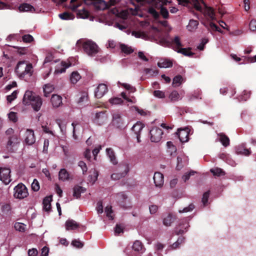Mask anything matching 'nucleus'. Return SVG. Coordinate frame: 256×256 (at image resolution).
<instances>
[{
	"label": "nucleus",
	"mask_w": 256,
	"mask_h": 256,
	"mask_svg": "<svg viewBox=\"0 0 256 256\" xmlns=\"http://www.w3.org/2000/svg\"><path fill=\"white\" fill-rule=\"evenodd\" d=\"M179 4L184 6H188L190 4L194 6L198 11L202 12L204 16L210 20H216V12L210 6H208L202 0H176Z\"/></svg>",
	"instance_id": "1"
},
{
	"label": "nucleus",
	"mask_w": 256,
	"mask_h": 256,
	"mask_svg": "<svg viewBox=\"0 0 256 256\" xmlns=\"http://www.w3.org/2000/svg\"><path fill=\"white\" fill-rule=\"evenodd\" d=\"M22 102L24 105L30 104L34 110L38 112L42 105L40 97L35 95L32 91L26 90Z\"/></svg>",
	"instance_id": "2"
},
{
	"label": "nucleus",
	"mask_w": 256,
	"mask_h": 256,
	"mask_svg": "<svg viewBox=\"0 0 256 256\" xmlns=\"http://www.w3.org/2000/svg\"><path fill=\"white\" fill-rule=\"evenodd\" d=\"M82 47L84 52L90 56H94L98 52L97 44L92 40H87L84 42Z\"/></svg>",
	"instance_id": "3"
},
{
	"label": "nucleus",
	"mask_w": 256,
	"mask_h": 256,
	"mask_svg": "<svg viewBox=\"0 0 256 256\" xmlns=\"http://www.w3.org/2000/svg\"><path fill=\"white\" fill-rule=\"evenodd\" d=\"M25 64L24 61H20L19 62L16 68L15 71L16 73L20 74V76L21 77H24L26 75H28V76H30L32 74V66L31 64H26L25 67L24 68V71H21L20 70V68L22 66H24Z\"/></svg>",
	"instance_id": "4"
},
{
	"label": "nucleus",
	"mask_w": 256,
	"mask_h": 256,
	"mask_svg": "<svg viewBox=\"0 0 256 256\" xmlns=\"http://www.w3.org/2000/svg\"><path fill=\"white\" fill-rule=\"evenodd\" d=\"M116 171V172L114 173L111 175V178L114 180H118L122 178H124L129 172L128 165L127 164H120Z\"/></svg>",
	"instance_id": "5"
},
{
	"label": "nucleus",
	"mask_w": 256,
	"mask_h": 256,
	"mask_svg": "<svg viewBox=\"0 0 256 256\" xmlns=\"http://www.w3.org/2000/svg\"><path fill=\"white\" fill-rule=\"evenodd\" d=\"M28 194V189L25 185L22 184H18L14 188V198L18 199H23Z\"/></svg>",
	"instance_id": "6"
},
{
	"label": "nucleus",
	"mask_w": 256,
	"mask_h": 256,
	"mask_svg": "<svg viewBox=\"0 0 256 256\" xmlns=\"http://www.w3.org/2000/svg\"><path fill=\"white\" fill-rule=\"evenodd\" d=\"M106 112V110L96 112L92 118L94 122L99 126L104 124L108 119V114Z\"/></svg>",
	"instance_id": "7"
},
{
	"label": "nucleus",
	"mask_w": 256,
	"mask_h": 256,
	"mask_svg": "<svg viewBox=\"0 0 256 256\" xmlns=\"http://www.w3.org/2000/svg\"><path fill=\"white\" fill-rule=\"evenodd\" d=\"M150 134L151 141L154 142H160L162 138L163 131L159 128L154 127L150 130Z\"/></svg>",
	"instance_id": "8"
},
{
	"label": "nucleus",
	"mask_w": 256,
	"mask_h": 256,
	"mask_svg": "<svg viewBox=\"0 0 256 256\" xmlns=\"http://www.w3.org/2000/svg\"><path fill=\"white\" fill-rule=\"evenodd\" d=\"M116 200L119 205L122 208L126 209L130 207L128 200V196L124 192H120L116 194Z\"/></svg>",
	"instance_id": "9"
},
{
	"label": "nucleus",
	"mask_w": 256,
	"mask_h": 256,
	"mask_svg": "<svg viewBox=\"0 0 256 256\" xmlns=\"http://www.w3.org/2000/svg\"><path fill=\"white\" fill-rule=\"evenodd\" d=\"M10 170L8 168H0V180L5 184H8L11 181Z\"/></svg>",
	"instance_id": "10"
},
{
	"label": "nucleus",
	"mask_w": 256,
	"mask_h": 256,
	"mask_svg": "<svg viewBox=\"0 0 256 256\" xmlns=\"http://www.w3.org/2000/svg\"><path fill=\"white\" fill-rule=\"evenodd\" d=\"M190 227L189 222L187 218L182 220L178 227L176 228L174 230L176 235L182 234L186 232Z\"/></svg>",
	"instance_id": "11"
},
{
	"label": "nucleus",
	"mask_w": 256,
	"mask_h": 256,
	"mask_svg": "<svg viewBox=\"0 0 256 256\" xmlns=\"http://www.w3.org/2000/svg\"><path fill=\"white\" fill-rule=\"evenodd\" d=\"M36 138L34 132L30 129H27L24 134V142L28 145H32L34 143Z\"/></svg>",
	"instance_id": "12"
},
{
	"label": "nucleus",
	"mask_w": 256,
	"mask_h": 256,
	"mask_svg": "<svg viewBox=\"0 0 256 256\" xmlns=\"http://www.w3.org/2000/svg\"><path fill=\"white\" fill-rule=\"evenodd\" d=\"M107 92V86L104 84H100L97 86L94 91L95 97L97 98H100Z\"/></svg>",
	"instance_id": "13"
},
{
	"label": "nucleus",
	"mask_w": 256,
	"mask_h": 256,
	"mask_svg": "<svg viewBox=\"0 0 256 256\" xmlns=\"http://www.w3.org/2000/svg\"><path fill=\"white\" fill-rule=\"evenodd\" d=\"M132 250L134 252L128 256H140V252L142 250L143 245L141 242L140 240H136L132 246Z\"/></svg>",
	"instance_id": "14"
},
{
	"label": "nucleus",
	"mask_w": 256,
	"mask_h": 256,
	"mask_svg": "<svg viewBox=\"0 0 256 256\" xmlns=\"http://www.w3.org/2000/svg\"><path fill=\"white\" fill-rule=\"evenodd\" d=\"M112 124L117 128H121L124 126L123 120L119 114L116 113L112 116Z\"/></svg>",
	"instance_id": "15"
},
{
	"label": "nucleus",
	"mask_w": 256,
	"mask_h": 256,
	"mask_svg": "<svg viewBox=\"0 0 256 256\" xmlns=\"http://www.w3.org/2000/svg\"><path fill=\"white\" fill-rule=\"evenodd\" d=\"M161 42H164V46H169L171 44H175L178 50L180 48V47L182 46L180 40V38L178 36H176L172 40L171 42H170L165 38H162L161 40Z\"/></svg>",
	"instance_id": "16"
},
{
	"label": "nucleus",
	"mask_w": 256,
	"mask_h": 256,
	"mask_svg": "<svg viewBox=\"0 0 256 256\" xmlns=\"http://www.w3.org/2000/svg\"><path fill=\"white\" fill-rule=\"evenodd\" d=\"M18 139L15 136H12L8 138V140L7 143L6 148L10 152H14V148L16 146L18 143Z\"/></svg>",
	"instance_id": "17"
},
{
	"label": "nucleus",
	"mask_w": 256,
	"mask_h": 256,
	"mask_svg": "<svg viewBox=\"0 0 256 256\" xmlns=\"http://www.w3.org/2000/svg\"><path fill=\"white\" fill-rule=\"evenodd\" d=\"M155 186L157 187H161L164 184V176L163 174L159 172H156L154 173L153 178Z\"/></svg>",
	"instance_id": "18"
},
{
	"label": "nucleus",
	"mask_w": 256,
	"mask_h": 256,
	"mask_svg": "<svg viewBox=\"0 0 256 256\" xmlns=\"http://www.w3.org/2000/svg\"><path fill=\"white\" fill-rule=\"evenodd\" d=\"M65 225L67 230H76L80 226V224L73 220H66Z\"/></svg>",
	"instance_id": "19"
},
{
	"label": "nucleus",
	"mask_w": 256,
	"mask_h": 256,
	"mask_svg": "<svg viewBox=\"0 0 256 256\" xmlns=\"http://www.w3.org/2000/svg\"><path fill=\"white\" fill-rule=\"evenodd\" d=\"M236 152L237 154L248 156L250 154L251 151L250 149L246 148L244 145L242 144L236 148Z\"/></svg>",
	"instance_id": "20"
},
{
	"label": "nucleus",
	"mask_w": 256,
	"mask_h": 256,
	"mask_svg": "<svg viewBox=\"0 0 256 256\" xmlns=\"http://www.w3.org/2000/svg\"><path fill=\"white\" fill-rule=\"evenodd\" d=\"M50 100L53 106L55 108L58 107L62 104V97L57 94H53Z\"/></svg>",
	"instance_id": "21"
},
{
	"label": "nucleus",
	"mask_w": 256,
	"mask_h": 256,
	"mask_svg": "<svg viewBox=\"0 0 256 256\" xmlns=\"http://www.w3.org/2000/svg\"><path fill=\"white\" fill-rule=\"evenodd\" d=\"M52 200V196H46L43 200V208L44 210L49 212L51 210V204L50 202Z\"/></svg>",
	"instance_id": "22"
},
{
	"label": "nucleus",
	"mask_w": 256,
	"mask_h": 256,
	"mask_svg": "<svg viewBox=\"0 0 256 256\" xmlns=\"http://www.w3.org/2000/svg\"><path fill=\"white\" fill-rule=\"evenodd\" d=\"M73 190V196L76 198H78L80 197L81 194L86 191V189L81 186L76 185L74 188Z\"/></svg>",
	"instance_id": "23"
},
{
	"label": "nucleus",
	"mask_w": 256,
	"mask_h": 256,
	"mask_svg": "<svg viewBox=\"0 0 256 256\" xmlns=\"http://www.w3.org/2000/svg\"><path fill=\"white\" fill-rule=\"evenodd\" d=\"M96 7L98 10H105L110 8V5L103 0H96Z\"/></svg>",
	"instance_id": "24"
},
{
	"label": "nucleus",
	"mask_w": 256,
	"mask_h": 256,
	"mask_svg": "<svg viewBox=\"0 0 256 256\" xmlns=\"http://www.w3.org/2000/svg\"><path fill=\"white\" fill-rule=\"evenodd\" d=\"M107 156H108L110 162L114 164H116L118 163L115 154L113 150L111 148L106 149Z\"/></svg>",
	"instance_id": "25"
},
{
	"label": "nucleus",
	"mask_w": 256,
	"mask_h": 256,
	"mask_svg": "<svg viewBox=\"0 0 256 256\" xmlns=\"http://www.w3.org/2000/svg\"><path fill=\"white\" fill-rule=\"evenodd\" d=\"M220 138V141L224 147H227L230 145V139L224 133H220L218 134Z\"/></svg>",
	"instance_id": "26"
},
{
	"label": "nucleus",
	"mask_w": 256,
	"mask_h": 256,
	"mask_svg": "<svg viewBox=\"0 0 256 256\" xmlns=\"http://www.w3.org/2000/svg\"><path fill=\"white\" fill-rule=\"evenodd\" d=\"M19 10L20 12H34L35 11V8L32 5L27 3H24L20 5Z\"/></svg>",
	"instance_id": "27"
},
{
	"label": "nucleus",
	"mask_w": 256,
	"mask_h": 256,
	"mask_svg": "<svg viewBox=\"0 0 256 256\" xmlns=\"http://www.w3.org/2000/svg\"><path fill=\"white\" fill-rule=\"evenodd\" d=\"M178 136L180 140L182 143L188 142L189 138L188 132L184 130H180L179 131Z\"/></svg>",
	"instance_id": "28"
},
{
	"label": "nucleus",
	"mask_w": 256,
	"mask_h": 256,
	"mask_svg": "<svg viewBox=\"0 0 256 256\" xmlns=\"http://www.w3.org/2000/svg\"><path fill=\"white\" fill-rule=\"evenodd\" d=\"M207 28L208 30L212 32H218L220 33L222 32V30L214 23L212 22H209L207 25H205Z\"/></svg>",
	"instance_id": "29"
},
{
	"label": "nucleus",
	"mask_w": 256,
	"mask_h": 256,
	"mask_svg": "<svg viewBox=\"0 0 256 256\" xmlns=\"http://www.w3.org/2000/svg\"><path fill=\"white\" fill-rule=\"evenodd\" d=\"M144 124L140 122H137L132 127V130L134 132L135 134H140V132L144 128Z\"/></svg>",
	"instance_id": "30"
},
{
	"label": "nucleus",
	"mask_w": 256,
	"mask_h": 256,
	"mask_svg": "<svg viewBox=\"0 0 256 256\" xmlns=\"http://www.w3.org/2000/svg\"><path fill=\"white\" fill-rule=\"evenodd\" d=\"M58 176L60 180L62 181L68 180L69 178V174L65 168L60 170Z\"/></svg>",
	"instance_id": "31"
},
{
	"label": "nucleus",
	"mask_w": 256,
	"mask_h": 256,
	"mask_svg": "<svg viewBox=\"0 0 256 256\" xmlns=\"http://www.w3.org/2000/svg\"><path fill=\"white\" fill-rule=\"evenodd\" d=\"M54 87L53 85L48 84H45L44 87V96L46 97H48L49 96V94L54 90Z\"/></svg>",
	"instance_id": "32"
},
{
	"label": "nucleus",
	"mask_w": 256,
	"mask_h": 256,
	"mask_svg": "<svg viewBox=\"0 0 256 256\" xmlns=\"http://www.w3.org/2000/svg\"><path fill=\"white\" fill-rule=\"evenodd\" d=\"M158 66L160 68H170L172 66V62L170 60H164L162 62H158Z\"/></svg>",
	"instance_id": "33"
},
{
	"label": "nucleus",
	"mask_w": 256,
	"mask_h": 256,
	"mask_svg": "<svg viewBox=\"0 0 256 256\" xmlns=\"http://www.w3.org/2000/svg\"><path fill=\"white\" fill-rule=\"evenodd\" d=\"M70 64H67L65 62H61L62 68L57 67L55 70L56 73H62L66 71V68H68Z\"/></svg>",
	"instance_id": "34"
},
{
	"label": "nucleus",
	"mask_w": 256,
	"mask_h": 256,
	"mask_svg": "<svg viewBox=\"0 0 256 256\" xmlns=\"http://www.w3.org/2000/svg\"><path fill=\"white\" fill-rule=\"evenodd\" d=\"M190 50L191 48H180L178 50L177 52L179 53H182L184 56H192L194 54V53L192 52Z\"/></svg>",
	"instance_id": "35"
},
{
	"label": "nucleus",
	"mask_w": 256,
	"mask_h": 256,
	"mask_svg": "<svg viewBox=\"0 0 256 256\" xmlns=\"http://www.w3.org/2000/svg\"><path fill=\"white\" fill-rule=\"evenodd\" d=\"M80 78L81 76L78 72H74L71 74L70 80L72 83L75 84L80 80Z\"/></svg>",
	"instance_id": "36"
},
{
	"label": "nucleus",
	"mask_w": 256,
	"mask_h": 256,
	"mask_svg": "<svg viewBox=\"0 0 256 256\" xmlns=\"http://www.w3.org/2000/svg\"><path fill=\"white\" fill-rule=\"evenodd\" d=\"M210 172L214 176H220L225 174L224 172L220 168H212L210 170Z\"/></svg>",
	"instance_id": "37"
},
{
	"label": "nucleus",
	"mask_w": 256,
	"mask_h": 256,
	"mask_svg": "<svg viewBox=\"0 0 256 256\" xmlns=\"http://www.w3.org/2000/svg\"><path fill=\"white\" fill-rule=\"evenodd\" d=\"M59 17L64 20H72L74 18V15L68 12H64L59 14Z\"/></svg>",
	"instance_id": "38"
},
{
	"label": "nucleus",
	"mask_w": 256,
	"mask_h": 256,
	"mask_svg": "<svg viewBox=\"0 0 256 256\" xmlns=\"http://www.w3.org/2000/svg\"><path fill=\"white\" fill-rule=\"evenodd\" d=\"M183 81V78L180 75H177L173 78L172 85L174 86H179Z\"/></svg>",
	"instance_id": "39"
},
{
	"label": "nucleus",
	"mask_w": 256,
	"mask_h": 256,
	"mask_svg": "<svg viewBox=\"0 0 256 256\" xmlns=\"http://www.w3.org/2000/svg\"><path fill=\"white\" fill-rule=\"evenodd\" d=\"M120 47L122 52L124 54H130L133 52V50L131 47L128 46L124 44H121Z\"/></svg>",
	"instance_id": "40"
},
{
	"label": "nucleus",
	"mask_w": 256,
	"mask_h": 256,
	"mask_svg": "<svg viewBox=\"0 0 256 256\" xmlns=\"http://www.w3.org/2000/svg\"><path fill=\"white\" fill-rule=\"evenodd\" d=\"M88 100V94L86 92H82L80 94V96L78 101V104L86 102Z\"/></svg>",
	"instance_id": "41"
},
{
	"label": "nucleus",
	"mask_w": 256,
	"mask_h": 256,
	"mask_svg": "<svg viewBox=\"0 0 256 256\" xmlns=\"http://www.w3.org/2000/svg\"><path fill=\"white\" fill-rule=\"evenodd\" d=\"M198 24V21L196 20H190L188 25V28L189 30H192V29L196 28Z\"/></svg>",
	"instance_id": "42"
},
{
	"label": "nucleus",
	"mask_w": 256,
	"mask_h": 256,
	"mask_svg": "<svg viewBox=\"0 0 256 256\" xmlns=\"http://www.w3.org/2000/svg\"><path fill=\"white\" fill-rule=\"evenodd\" d=\"M26 225L20 222H16L14 224V228L19 232H24L25 230Z\"/></svg>",
	"instance_id": "43"
},
{
	"label": "nucleus",
	"mask_w": 256,
	"mask_h": 256,
	"mask_svg": "<svg viewBox=\"0 0 256 256\" xmlns=\"http://www.w3.org/2000/svg\"><path fill=\"white\" fill-rule=\"evenodd\" d=\"M179 97V94L176 90L172 91L169 96V98L172 102L177 101L178 100Z\"/></svg>",
	"instance_id": "44"
},
{
	"label": "nucleus",
	"mask_w": 256,
	"mask_h": 256,
	"mask_svg": "<svg viewBox=\"0 0 256 256\" xmlns=\"http://www.w3.org/2000/svg\"><path fill=\"white\" fill-rule=\"evenodd\" d=\"M18 94V90H14L12 92L11 94L8 96L6 97V100L8 102L11 103L14 100H15L17 97Z\"/></svg>",
	"instance_id": "45"
},
{
	"label": "nucleus",
	"mask_w": 256,
	"mask_h": 256,
	"mask_svg": "<svg viewBox=\"0 0 256 256\" xmlns=\"http://www.w3.org/2000/svg\"><path fill=\"white\" fill-rule=\"evenodd\" d=\"M32 189L34 192H37L40 190V186L39 182L37 180L34 179L31 185Z\"/></svg>",
	"instance_id": "46"
},
{
	"label": "nucleus",
	"mask_w": 256,
	"mask_h": 256,
	"mask_svg": "<svg viewBox=\"0 0 256 256\" xmlns=\"http://www.w3.org/2000/svg\"><path fill=\"white\" fill-rule=\"evenodd\" d=\"M148 12L156 19H158L160 16L159 13L152 7L150 8Z\"/></svg>",
	"instance_id": "47"
},
{
	"label": "nucleus",
	"mask_w": 256,
	"mask_h": 256,
	"mask_svg": "<svg viewBox=\"0 0 256 256\" xmlns=\"http://www.w3.org/2000/svg\"><path fill=\"white\" fill-rule=\"evenodd\" d=\"M105 212L106 213V216L110 219L113 220L114 218L112 215V206H107L105 208Z\"/></svg>",
	"instance_id": "48"
},
{
	"label": "nucleus",
	"mask_w": 256,
	"mask_h": 256,
	"mask_svg": "<svg viewBox=\"0 0 256 256\" xmlns=\"http://www.w3.org/2000/svg\"><path fill=\"white\" fill-rule=\"evenodd\" d=\"M210 194V191L208 190L203 194L202 202L204 206H206Z\"/></svg>",
	"instance_id": "49"
},
{
	"label": "nucleus",
	"mask_w": 256,
	"mask_h": 256,
	"mask_svg": "<svg viewBox=\"0 0 256 256\" xmlns=\"http://www.w3.org/2000/svg\"><path fill=\"white\" fill-rule=\"evenodd\" d=\"M160 14L164 18H168L169 16L168 12V10L164 6H160Z\"/></svg>",
	"instance_id": "50"
},
{
	"label": "nucleus",
	"mask_w": 256,
	"mask_h": 256,
	"mask_svg": "<svg viewBox=\"0 0 256 256\" xmlns=\"http://www.w3.org/2000/svg\"><path fill=\"white\" fill-rule=\"evenodd\" d=\"M194 208V205L193 204H190L188 206L184 208L182 210H179V212L182 213L192 212Z\"/></svg>",
	"instance_id": "51"
},
{
	"label": "nucleus",
	"mask_w": 256,
	"mask_h": 256,
	"mask_svg": "<svg viewBox=\"0 0 256 256\" xmlns=\"http://www.w3.org/2000/svg\"><path fill=\"white\" fill-rule=\"evenodd\" d=\"M10 206L8 204H5L2 205L1 210L4 214H8L10 210Z\"/></svg>",
	"instance_id": "52"
},
{
	"label": "nucleus",
	"mask_w": 256,
	"mask_h": 256,
	"mask_svg": "<svg viewBox=\"0 0 256 256\" xmlns=\"http://www.w3.org/2000/svg\"><path fill=\"white\" fill-rule=\"evenodd\" d=\"M123 100L120 98H114L110 100V102L113 104H122Z\"/></svg>",
	"instance_id": "53"
},
{
	"label": "nucleus",
	"mask_w": 256,
	"mask_h": 256,
	"mask_svg": "<svg viewBox=\"0 0 256 256\" xmlns=\"http://www.w3.org/2000/svg\"><path fill=\"white\" fill-rule=\"evenodd\" d=\"M78 166L82 168L84 174H86L88 170V168L86 164L83 161H80Z\"/></svg>",
	"instance_id": "54"
},
{
	"label": "nucleus",
	"mask_w": 256,
	"mask_h": 256,
	"mask_svg": "<svg viewBox=\"0 0 256 256\" xmlns=\"http://www.w3.org/2000/svg\"><path fill=\"white\" fill-rule=\"evenodd\" d=\"M72 244L77 248H82L84 246L82 242L78 240H74L72 242Z\"/></svg>",
	"instance_id": "55"
},
{
	"label": "nucleus",
	"mask_w": 256,
	"mask_h": 256,
	"mask_svg": "<svg viewBox=\"0 0 256 256\" xmlns=\"http://www.w3.org/2000/svg\"><path fill=\"white\" fill-rule=\"evenodd\" d=\"M208 42V40L207 38H203L202 40V42L198 46L197 48L199 50H202L204 49V46L206 44H207Z\"/></svg>",
	"instance_id": "56"
},
{
	"label": "nucleus",
	"mask_w": 256,
	"mask_h": 256,
	"mask_svg": "<svg viewBox=\"0 0 256 256\" xmlns=\"http://www.w3.org/2000/svg\"><path fill=\"white\" fill-rule=\"evenodd\" d=\"M196 173V172L194 170L190 171L188 173H186L183 176H182V179L184 180V182L188 180L191 176H194V174Z\"/></svg>",
	"instance_id": "57"
},
{
	"label": "nucleus",
	"mask_w": 256,
	"mask_h": 256,
	"mask_svg": "<svg viewBox=\"0 0 256 256\" xmlns=\"http://www.w3.org/2000/svg\"><path fill=\"white\" fill-rule=\"evenodd\" d=\"M22 40L24 42H30L34 40V38L30 34L24 35L22 38Z\"/></svg>",
	"instance_id": "58"
},
{
	"label": "nucleus",
	"mask_w": 256,
	"mask_h": 256,
	"mask_svg": "<svg viewBox=\"0 0 256 256\" xmlns=\"http://www.w3.org/2000/svg\"><path fill=\"white\" fill-rule=\"evenodd\" d=\"M14 48L17 49V52L20 54H24L27 52V48L25 47L14 46Z\"/></svg>",
	"instance_id": "59"
},
{
	"label": "nucleus",
	"mask_w": 256,
	"mask_h": 256,
	"mask_svg": "<svg viewBox=\"0 0 256 256\" xmlns=\"http://www.w3.org/2000/svg\"><path fill=\"white\" fill-rule=\"evenodd\" d=\"M172 216L168 215L167 217L165 218L163 220V224L166 226H170L172 224Z\"/></svg>",
	"instance_id": "60"
},
{
	"label": "nucleus",
	"mask_w": 256,
	"mask_h": 256,
	"mask_svg": "<svg viewBox=\"0 0 256 256\" xmlns=\"http://www.w3.org/2000/svg\"><path fill=\"white\" fill-rule=\"evenodd\" d=\"M122 87H124V88H126L127 90H130V92H134L136 90V89L135 88L132 87L130 84H128L123 83L122 84Z\"/></svg>",
	"instance_id": "61"
},
{
	"label": "nucleus",
	"mask_w": 256,
	"mask_h": 256,
	"mask_svg": "<svg viewBox=\"0 0 256 256\" xmlns=\"http://www.w3.org/2000/svg\"><path fill=\"white\" fill-rule=\"evenodd\" d=\"M250 29L252 32L256 31V20L252 19L250 20L249 24Z\"/></svg>",
	"instance_id": "62"
},
{
	"label": "nucleus",
	"mask_w": 256,
	"mask_h": 256,
	"mask_svg": "<svg viewBox=\"0 0 256 256\" xmlns=\"http://www.w3.org/2000/svg\"><path fill=\"white\" fill-rule=\"evenodd\" d=\"M8 118L13 122H16L18 120L16 113L12 112H10L8 114Z\"/></svg>",
	"instance_id": "63"
},
{
	"label": "nucleus",
	"mask_w": 256,
	"mask_h": 256,
	"mask_svg": "<svg viewBox=\"0 0 256 256\" xmlns=\"http://www.w3.org/2000/svg\"><path fill=\"white\" fill-rule=\"evenodd\" d=\"M154 95L158 98H163L164 97V93L158 90H154Z\"/></svg>",
	"instance_id": "64"
}]
</instances>
